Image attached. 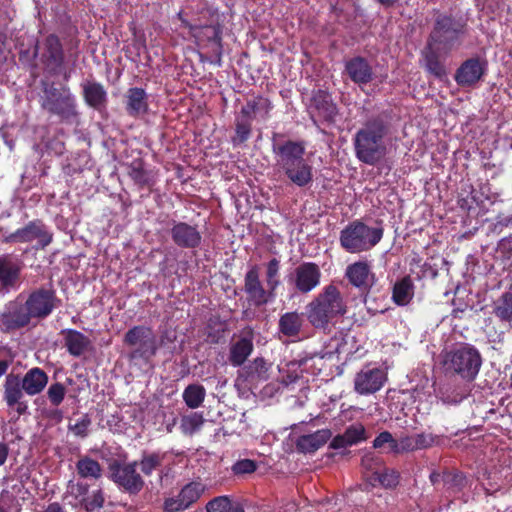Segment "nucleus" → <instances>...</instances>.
<instances>
[{"mask_svg":"<svg viewBox=\"0 0 512 512\" xmlns=\"http://www.w3.org/2000/svg\"><path fill=\"white\" fill-rule=\"evenodd\" d=\"M415 286L410 275L396 281L392 288V300L398 306L408 305L414 297Z\"/></svg>","mask_w":512,"mask_h":512,"instance_id":"obj_35","label":"nucleus"},{"mask_svg":"<svg viewBox=\"0 0 512 512\" xmlns=\"http://www.w3.org/2000/svg\"><path fill=\"white\" fill-rule=\"evenodd\" d=\"M344 72L358 86L367 85L374 79L373 67L367 58L354 56L345 61Z\"/></svg>","mask_w":512,"mask_h":512,"instance_id":"obj_26","label":"nucleus"},{"mask_svg":"<svg viewBox=\"0 0 512 512\" xmlns=\"http://www.w3.org/2000/svg\"><path fill=\"white\" fill-rule=\"evenodd\" d=\"M125 110L127 114L133 118H137L148 113V94L143 88L131 87L126 91Z\"/></svg>","mask_w":512,"mask_h":512,"instance_id":"obj_27","label":"nucleus"},{"mask_svg":"<svg viewBox=\"0 0 512 512\" xmlns=\"http://www.w3.org/2000/svg\"><path fill=\"white\" fill-rule=\"evenodd\" d=\"M493 314L501 322L512 323V292H504L494 301Z\"/></svg>","mask_w":512,"mask_h":512,"instance_id":"obj_40","label":"nucleus"},{"mask_svg":"<svg viewBox=\"0 0 512 512\" xmlns=\"http://www.w3.org/2000/svg\"><path fill=\"white\" fill-rule=\"evenodd\" d=\"M65 394H66V388L60 382L51 384L47 390V396H48L50 403L56 407L59 406L63 402V400L65 398Z\"/></svg>","mask_w":512,"mask_h":512,"instance_id":"obj_51","label":"nucleus"},{"mask_svg":"<svg viewBox=\"0 0 512 512\" xmlns=\"http://www.w3.org/2000/svg\"><path fill=\"white\" fill-rule=\"evenodd\" d=\"M253 340V330L249 329L231 341L228 360L233 367H240L247 361L254 350Z\"/></svg>","mask_w":512,"mask_h":512,"instance_id":"obj_25","label":"nucleus"},{"mask_svg":"<svg viewBox=\"0 0 512 512\" xmlns=\"http://www.w3.org/2000/svg\"><path fill=\"white\" fill-rule=\"evenodd\" d=\"M244 292L249 305L256 308L265 306L276 297V293L264 288L259 274V267L253 265L244 276Z\"/></svg>","mask_w":512,"mask_h":512,"instance_id":"obj_14","label":"nucleus"},{"mask_svg":"<svg viewBox=\"0 0 512 512\" xmlns=\"http://www.w3.org/2000/svg\"><path fill=\"white\" fill-rule=\"evenodd\" d=\"M83 97L86 104L94 109H99L107 102V92L99 82L83 84Z\"/></svg>","mask_w":512,"mask_h":512,"instance_id":"obj_37","label":"nucleus"},{"mask_svg":"<svg viewBox=\"0 0 512 512\" xmlns=\"http://www.w3.org/2000/svg\"><path fill=\"white\" fill-rule=\"evenodd\" d=\"M206 490V485L200 481H191L184 485L175 497L164 501L165 512H181L195 504Z\"/></svg>","mask_w":512,"mask_h":512,"instance_id":"obj_17","label":"nucleus"},{"mask_svg":"<svg viewBox=\"0 0 512 512\" xmlns=\"http://www.w3.org/2000/svg\"><path fill=\"white\" fill-rule=\"evenodd\" d=\"M179 19L181 20L182 26L187 28L189 30L191 36H193V34L196 31L198 25L191 24L188 20L183 18L181 14H179Z\"/></svg>","mask_w":512,"mask_h":512,"instance_id":"obj_62","label":"nucleus"},{"mask_svg":"<svg viewBox=\"0 0 512 512\" xmlns=\"http://www.w3.org/2000/svg\"><path fill=\"white\" fill-rule=\"evenodd\" d=\"M331 436L330 429H320L311 434L301 435L296 440V449L304 454L314 453L324 446Z\"/></svg>","mask_w":512,"mask_h":512,"instance_id":"obj_29","label":"nucleus"},{"mask_svg":"<svg viewBox=\"0 0 512 512\" xmlns=\"http://www.w3.org/2000/svg\"><path fill=\"white\" fill-rule=\"evenodd\" d=\"M58 302L56 291L50 286L49 288L40 287L33 290L23 303L32 319H45L57 307Z\"/></svg>","mask_w":512,"mask_h":512,"instance_id":"obj_12","label":"nucleus"},{"mask_svg":"<svg viewBox=\"0 0 512 512\" xmlns=\"http://www.w3.org/2000/svg\"><path fill=\"white\" fill-rule=\"evenodd\" d=\"M182 397L188 408L196 409L203 404L206 397V390L201 384H189L184 389Z\"/></svg>","mask_w":512,"mask_h":512,"instance_id":"obj_41","label":"nucleus"},{"mask_svg":"<svg viewBox=\"0 0 512 512\" xmlns=\"http://www.w3.org/2000/svg\"><path fill=\"white\" fill-rule=\"evenodd\" d=\"M308 113L314 124L320 121L333 123L338 114V108L327 90H313L308 105Z\"/></svg>","mask_w":512,"mask_h":512,"instance_id":"obj_15","label":"nucleus"},{"mask_svg":"<svg viewBox=\"0 0 512 512\" xmlns=\"http://www.w3.org/2000/svg\"><path fill=\"white\" fill-rule=\"evenodd\" d=\"M48 381L47 373L39 367L29 369L22 378L20 377L22 388L28 396L40 394L47 386Z\"/></svg>","mask_w":512,"mask_h":512,"instance_id":"obj_28","label":"nucleus"},{"mask_svg":"<svg viewBox=\"0 0 512 512\" xmlns=\"http://www.w3.org/2000/svg\"><path fill=\"white\" fill-rule=\"evenodd\" d=\"M91 425V419L88 414H84L74 425H69V430L75 436L85 438L88 436V430Z\"/></svg>","mask_w":512,"mask_h":512,"instance_id":"obj_53","label":"nucleus"},{"mask_svg":"<svg viewBox=\"0 0 512 512\" xmlns=\"http://www.w3.org/2000/svg\"><path fill=\"white\" fill-rule=\"evenodd\" d=\"M303 325L304 318L302 313H298L297 311L286 312L279 318L278 330L286 337L298 338Z\"/></svg>","mask_w":512,"mask_h":512,"instance_id":"obj_34","label":"nucleus"},{"mask_svg":"<svg viewBox=\"0 0 512 512\" xmlns=\"http://www.w3.org/2000/svg\"><path fill=\"white\" fill-rule=\"evenodd\" d=\"M361 465L365 470L372 471L374 473V471L380 470L383 465V461L381 457L375 455L373 452H368L363 455Z\"/></svg>","mask_w":512,"mask_h":512,"instance_id":"obj_54","label":"nucleus"},{"mask_svg":"<svg viewBox=\"0 0 512 512\" xmlns=\"http://www.w3.org/2000/svg\"><path fill=\"white\" fill-rule=\"evenodd\" d=\"M265 280L267 287L276 293L277 288L281 284L280 281V261L277 258L270 259L266 264Z\"/></svg>","mask_w":512,"mask_h":512,"instance_id":"obj_46","label":"nucleus"},{"mask_svg":"<svg viewBox=\"0 0 512 512\" xmlns=\"http://www.w3.org/2000/svg\"><path fill=\"white\" fill-rule=\"evenodd\" d=\"M273 105L268 98L263 96H256L253 99H250L246 102L244 106H242L239 114L236 116V119L247 121L252 123L256 114L258 112H264V118L269 117V113L272 110Z\"/></svg>","mask_w":512,"mask_h":512,"instance_id":"obj_33","label":"nucleus"},{"mask_svg":"<svg viewBox=\"0 0 512 512\" xmlns=\"http://www.w3.org/2000/svg\"><path fill=\"white\" fill-rule=\"evenodd\" d=\"M127 174L133 183L139 188L149 190L156 184V177L152 170L145 169L142 159H135L127 165Z\"/></svg>","mask_w":512,"mask_h":512,"instance_id":"obj_30","label":"nucleus"},{"mask_svg":"<svg viewBox=\"0 0 512 512\" xmlns=\"http://www.w3.org/2000/svg\"><path fill=\"white\" fill-rule=\"evenodd\" d=\"M465 25L450 15L440 14L434 22L427 44L442 50L448 55L462 44Z\"/></svg>","mask_w":512,"mask_h":512,"instance_id":"obj_8","label":"nucleus"},{"mask_svg":"<svg viewBox=\"0 0 512 512\" xmlns=\"http://www.w3.org/2000/svg\"><path fill=\"white\" fill-rule=\"evenodd\" d=\"M305 150L306 145L302 140H287L272 147L282 172L292 184L299 188L310 186L314 176L312 164L304 158Z\"/></svg>","mask_w":512,"mask_h":512,"instance_id":"obj_2","label":"nucleus"},{"mask_svg":"<svg viewBox=\"0 0 512 512\" xmlns=\"http://www.w3.org/2000/svg\"><path fill=\"white\" fill-rule=\"evenodd\" d=\"M9 454V447L7 443L0 442V466L4 465Z\"/></svg>","mask_w":512,"mask_h":512,"instance_id":"obj_61","label":"nucleus"},{"mask_svg":"<svg viewBox=\"0 0 512 512\" xmlns=\"http://www.w3.org/2000/svg\"><path fill=\"white\" fill-rule=\"evenodd\" d=\"M350 446L344 436V434L336 435L330 442L329 448L331 449H342Z\"/></svg>","mask_w":512,"mask_h":512,"instance_id":"obj_59","label":"nucleus"},{"mask_svg":"<svg viewBox=\"0 0 512 512\" xmlns=\"http://www.w3.org/2000/svg\"><path fill=\"white\" fill-rule=\"evenodd\" d=\"M123 344L129 348L127 360L134 364H149L160 347L155 331L147 325L129 328L123 336Z\"/></svg>","mask_w":512,"mask_h":512,"instance_id":"obj_5","label":"nucleus"},{"mask_svg":"<svg viewBox=\"0 0 512 512\" xmlns=\"http://www.w3.org/2000/svg\"><path fill=\"white\" fill-rule=\"evenodd\" d=\"M343 434L350 446L365 440V428L361 424L350 425Z\"/></svg>","mask_w":512,"mask_h":512,"instance_id":"obj_52","label":"nucleus"},{"mask_svg":"<svg viewBox=\"0 0 512 512\" xmlns=\"http://www.w3.org/2000/svg\"><path fill=\"white\" fill-rule=\"evenodd\" d=\"M257 469V464L251 459H242L237 461L232 466V471L235 475L251 474Z\"/></svg>","mask_w":512,"mask_h":512,"instance_id":"obj_55","label":"nucleus"},{"mask_svg":"<svg viewBox=\"0 0 512 512\" xmlns=\"http://www.w3.org/2000/svg\"><path fill=\"white\" fill-rule=\"evenodd\" d=\"M315 359H318L319 361H322L323 360V356H311V357H304V358H301L299 361H298V367L301 368V371L302 372H309V363L310 362H315Z\"/></svg>","mask_w":512,"mask_h":512,"instance_id":"obj_60","label":"nucleus"},{"mask_svg":"<svg viewBox=\"0 0 512 512\" xmlns=\"http://www.w3.org/2000/svg\"><path fill=\"white\" fill-rule=\"evenodd\" d=\"M207 512H245L239 503H232L228 496H218L206 505Z\"/></svg>","mask_w":512,"mask_h":512,"instance_id":"obj_44","label":"nucleus"},{"mask_svg":"<svg viewBox=\"0 0 512 512\" xmlns=\"http://www.w3.org/2000/svg\"><path fill=\"white\" fill-rule=\"evenodd\" d=\"M414 436H403L397 440V448L395 454L415 451Z\"/></svg>","mask_w":512,"mask_h":512,"instance_id":"obj_57","label":"nucleus"},{"mask_svg":"<svg viewBox=\"0 0 512 512\" xmlns=\"http://www.w3.org/2000/svg\"><path fill=\"white\" fill-rule=\"evenodd\" d=\"M345 278L363 295L369 294L376 282L375 273L367 260L349 264L345 270Z\"/></svg>","mask_w":512,"mask_h":512,"instance_id":"obj_18","label":"nucleus"},{"mask_svg":"<svg viewBox=\"0 0 512 512\" xmlns=\"http://www.w3.org/2000/svg\"><path fill=\"white\" fill-rule=\"evenodd\" d=\"M32 317L24 303L17 297L9 301L0 313V330L3 333H11L28 326Z\"/></svg>","mask_w":512,"mask_h":512,"instance_id":"obj_16","label":"nucleus"},{"mask_svg":"<svg viewBox=\"0 0 512 512\" xmlns=\"http://www.w3.org/2000/svg\"><path fill=\"white\" fill-rule=\"evenodd\" d=\"M400 474L394 469L383 467L379 471H374L372 480L378 481L386 489L395 488L399 484Z\"/></svg>","mask_w":512,"mask_h":512,"instance_id":"obj_45","label":"nucleus"},{"mask_svg":"<svg viewBox=\"0 0 512 512\" xmlns=\"http://www.w3.org/2000/svg\"><path fill=\"white\" fill-rule=\"evenodd\" d=\"M252 133V123L235 119V135L231 141L234 146L241 145L248 141Z\"/></svg>","mask_w":512,"mask_h":512,"instance_id":"obj_48","label":"nucleus"},{"mask_svg":"<svg viewBox=\"0 0 512 512\" xmlns=\"http://www.w3.org/2000/svg\"><path fill=\"white\" fill-rule=\"evenodd\" d=\"M106 501V495L101 487L89 492L85 498L82 499L80 507L86 512H96L101 510Z\"/></svg>","mask_w":512,"mask_h":512,"instance_id":"obj_43","label":"nucleus"},{"mask_svg":"<svg viewBox=\"0 0 512 512\" xmlns=\"http://www.w3.org/2000/svg\"><path fill=\"white\" fill-rule=\"evenodd\" d=\"M269 365L263 357H257L244 367L246 378L252 381H265L268 379Z\"/></svg>","mask_w":512,"mask_h":512,"instance_id":"obj_42","label":"nucleus"},{"mask_svg":"<svg viewBox=\"0 0 512 512\" xmlns=\"http://www.w3.org/2000/svg\"><path fill=\"white\" fill-rule=\"evenodd\" d=\"M442 54V50L427 43L422 51L426 71L437 79H443L447 75L445 64L441 60Z\"/></svg>","mask_w":512,"mask_h":512,"instance_id":"obj_32","label":"nucleus"},{"mask_svg":"<svg viewBox=\"0 0 512 512\" xmlns=\"http://www.w3.org/2000/svg\"><path fill=\"white\" fill-rule=\"evenodd\" d=\"M167 453L161 451H143L138 466L144 476H151L153 472L160 471Z\"/></svg>","mask_w":512,"mask_h":512,"instance_id":"obj_36","label":"nucleus"},{"mask_svg":"<svg viewBox=\"0 0 512 512\" xmlns=\"http://www.w3.org/2000/svg\"><path fill=\"white\" fill-rule=\"evenodd\" d=\"M512 224V214L505 215L504 213H499L496 217V222L494 223V231H502L504 227H508Z\"/></svg>","mask_w":512,"mask_h":512,"instance_id":"obj_58","label":"nucleus"},{"mask_svg":"<svg viewBox=\"0 0 512 512\" xmlns=\"http://www.w3.org/2000/svg\"><path fill=\"white\" fill-rule=\"evenodd\" d=\"M487 62L479 57L465 60L456 70L454 79L462 87L475 85L485 74Z\"/></svg>","mask_w":512,"mask_h":512,"instance_id":"obj_24","label":"nucleus"},{"mask_svg":"<svg viewBox=\"0 0 512 512\" xmlns=\"http://www.w3.org/2000/svg\"><path fill=\"white\" fill-rule=\"evenodd\" d=\"M137 460L121 463L112 461L109 466V479L124 493L138 495L145 486L143 476L137 472Z\"/></svg>","mask_w":512,"mask_h":512,"instance_id":"obj_11","label":"nucleus"},{"mask_svg":"<svg viewBox=\"0 0 512 512\" xmlns=\"http://www.w3.org/2000/svg\"><path fill=\"white\" fill-rule=\"evenodd\" d=\"M75 467L78 476L82 479L99 480L102 478L103 468L101 464L88 455L80 457Z\"/></svg>","mask_w":512,"mask_h":512,"instance_id":"obj_38","label":"nucleus"},{"mask_svg":"<svg viewBox=\"0 0 512 512\" xmlns=\"http://www.w3.org/2000/svg\"><path fill=\"white\" fill-rule=\"evenodd\" d=\"M347 312V307L340 290L333 284L324 287L307 306L306 315L315 328L326 331L331 321Z\"/></svg>","mask_w":512,"mask_h":512,"instance_id":"obj_4","label":"nucleus"},{"mask_svg":"<svg viewBox=\"0 0 512 512\" xmlns=\"http://www.w3.org/2000/svg\"><path fill=\"white\" fill-rule=\"evenodd\" d=\"M54 239L50 227L42 219H33L3 238L6 244H32L36 251L45 250Z\"/></svg>","mask_w":512,"mask_h":512,"instance_id":"obj_10","label":"nucleus"},{"mask_svg":"<svg viewBox=\"0 0 512 512\" xmlns=\"http://www.w3.org/2000/svg\"><path fill=\"white\" fill-rule=\"evenodd\" d=\"M64 347L68 353L74 357H80L91 345L90 339L82 332L75 329H63Z\"/></svg>","mask_w":512,"mask_h":512,"instance_id":"obj_31","label":"nucleus"},{"mask_svg":"<svg viewBox=\"0 0 512 512\" xmlns=\"http://www.w3.org/2000/svg\"><path fill=\"white\" fill-rule=\"evenodd\" d=\"M387 380V374L380 368L366 366L354 378V390L360 395L379 391Z\"/></svg>","mask_w":512,"mask_h":512,"instance_id":"obj_20","label":"nucleus"},{"mask_svg":"<svg viewBox=\"0 0 512 512\" xmlns=\"http://www.w3.org/2000/svg\"><path fill=\"white\" fill-rule=\"evenodd\" d=\"M388 447L387 452L395 454L397 448V439L389 431L379 433L373 440V448L381 449Z\"/></svg>","mask_w":512,"mask_h":512,"instance_id":"obj_49","label":"nucleus"},{"mask_svg":"<svg viewBox=\"0 0 512 512\" xmlns=\"http://www.w3.org/2000/svg\"><path fill=\"white\" fill-rule=\"evenodd\" d=\"M442 481L446 491L451 495H458L468 485L467 477L460 471H445L442 475Z\"/></svg>","mask_w":512,"mask_h":512,"instance_id":"obj_39","label":"nucleus"},{"mask_svg":"<svg viewBox=\"0 0 512 512\" xmlns=\"http://www.w3.org/2000/svg\"><path fill=\"white\" fill-rule=\"evenodd\" d=\"M204 423L203 415L197 412L183 416L181 419L180 428L186 435H193L196 433Z\"/></svg>","mask_w":512,"mask_h":512,"instance_id":"obj_47","label":"nucleus"},{"mask_svg":"<svg viewBox=\"0 0 512 512\" xmlns=\"http://www.w3.org/2000/svg\"><path fill=\"white\" fill-rule=\"evenodd\" d=\"M33 57H38L45 73L50 76L63 75L65 81L70 78V72L65 67V51L58 35L51 33L41 43L34 47Z\"/></svg>","mask_w":512,"mask_h":512,"instance_id":"obj_7","label":"nucleus"},{"mask_svg":"<svg viewBox=\"0 0 512 512\" xmlns=\"http://www.w3.org/2000/svg\"><path fill=\"white\" fill-rule=\"evenodd\" d=\"M201 48H210V63L218 67L222 66V27L216 25H198L193 36Z\"/></svg>","mask_w":512,"mask_h":512,"instance_id":"obj_13","label":"nucleus"},{"mask_svg":"<svg viewBox=\"0 0 512 512\" xmlns=\"http://www.w3.org/2000/svg\"><path fill=\"white\" fill-rule=\"evenodd\" d=\"M481 365L482 357L479 350L467 343L450 350L444 360L446 371L466 381H473L476 378Z\"/></svg>","mask_w":512,"mask_h":512,"instance_id":"obj_9","label":"nucleus"},{"mask_svg":"<svg viewBox=\"0 0 512 512\" xmlns=\"http://www.w3.org/2000/svg\"><path fill=\"white\" fill-rule=\"evenodd\" d=\"M173 243L181 249H196L202 243V233L198 225L183 221H173L170 229Z\"/></svg>","mask_w":512,"mask_h":512,"instance_id":"obj_22","label":"nucleus"},{"mask_svg":"<svg viewBox=\"0 0 512 512\" xmlns=\"http://www.w3.org/2000/svg\"><path fill=\"white\" fill-rule=\"evenodd\" d=\"M90 485L86 482L78 481L74 482L70 480L67 484V494H70L78 504H81L83 498L89 493Z\"/></svg>","mask_w":512,"mask_h":512,"instance_id":"obj_50","label":"nucleus"},{"mask_svg":"<svg viewBox=\"0 0 512 512\" xmlns=\"http://www.w3.org/2000/svg\"><path fill=\"white\" fill-rule=\"evenodd\" d=\"M3 400L8 408L14 409L19 416L28 412V403L24 400V390L20 382V375L10 373L6 375L3 384Z\"/></svg>","mask_w":512,"mask_h":512,"instance_id":"obj_23","label":"nucleus"},{"mask_svg":"<svg viewBox=\"0 0 512 512\" xmlns=\"http://www.w3.org/2000/svg\"><path fill=\"white\" fill-rule=\"evenodd\" d=\"M413 436L416 450L427 449L435 442V437L430 433H419Z\"/></svg>","mask_w":512,"mask_h":512,"instance_id":"obj_56","label":"nucleus"},{"mask_svg":"<svg viewBox=\"0 0 512 512\" xmlns=\"http://www.w3.org/2000/svg\"><path fill=\"white\" fill-rule=\"evenodd\" d=\"M39 104L45 112L57 116L62 122L73 123L78 119L76 97L66 84L42 79Z\"/></svg>","mask_w":512,"mask_h":512,"instance_id":"obj_3","label":"nucleus"},{"mask_svg":"<svg viewBox=\"0 0 512 512\" xmlns=\"http://www.w3.org/2000/svg\"><path fill=\"white\" fill-rule=\"evenodd\" d=\"M321 270L314 262H303L299 264L289 277V282L295 290L301 294H307L319 286Z\"/></svg>","mask_w":512,"mask_h":512,"instance_id":"obj_19","label":"nucleus"},{"mask_svg":"<svg viewBox=\"0 0 512 512\" xmlns=\"http://www.w3.org/2000/svg\"><path fill=\"white\" fill-rule=\"evenodd\" d=\"M23 262L12 254L0 255V286L3 290H16L21 283Z\"/></svg>","mask_w":512,"mask_h":512,"instance_id":"obj_21","label":"nucleus"},{"mask_svg":"<svg viewBox=\"0 0 512 512\" xmlns=\"http://www.w3.org/2000/svg\"><path fill=\"white\" fill-rule=\"evenodd\" d=\"M391 121L381 113L367 119L353 136L355 157L359 162L375 166L387 155V141L391 136Z\"/></svg>","mask_w":512,"mask_h":512,"instance_id":"obj_1","label":"nucleus"},{"mask_svg":"<svg viewBox=\"0 0 512 512\" xmlns=\"http://www.w3.org/2000/svg\"><path fill=\"white\" fill-rule=\"evenodd\" d=\"M10 365H11V360L0 359V378L2 376L6 375Z\"/></svg>","mask_w":512,"mask_h":512,"instance_id":"obj_63","label":"nucleus"},{"mask_svg":"<svg viewBox=\"0 0 512 512\" xmlns=\"http://www.w3.org/2000/svg\"><path fill=\"white\" fill-rule=\"evenodd\" d=\"M44 512H65V510L58 502H53L47 506Z\"/></svg>","mask_w":512,"mask_h":512,"instance_id":"obj_64","label":"nucleus"},{"mask_svg":"<svg viewBox=\"0 0 512 512\" xmlns=\"http://www.w3.org/2000/svg\"><path fill=\"white\" fill-rule=\"evenodd\" d=\"M382 227H370L361 220L351 221L340 232V245L348 253H362L371 250L382 239Z\"/></svg>","mask_w":512,"mask_h":512,"instance_id":"obj_6","label":"nucleus"}]
</instances>
